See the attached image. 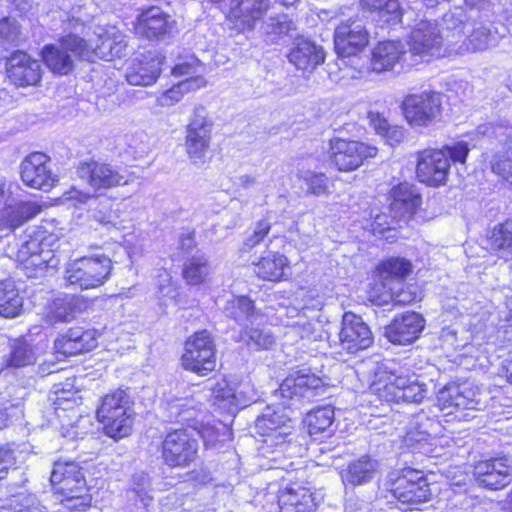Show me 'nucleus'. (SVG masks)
I'll return each instance as SVG.
<instances>
[{
	"label": "nucleus",
	"mask_w": 512,
	"mask_h": 512,
	"mask_svg": "<svg viewBox=\"0 0 512 512\" xmlns=\"http://www.w3.org/2000/svg\"><path fill=\"white\" fill-rule=\"evenodd\" d=\"M323 387L322 380L305 370H299L287 376L275 391V396L284 401L280 405H268L255 420V434L261 437L260 450L265 453L279 451L290 454L297 445L292 441L293 422L286 414L289 400L310 401Z\"/></svg>",
	"instance_id": "1"
},
{
	"label": "nucleus",
	"mask_w": 512,
	"mask_h": 512,
	"mask_svg": "<svg viewBox=\"0 0 512 512\" xmlns=\"http://www.w3.org/2000/svg\"><path fill=\"white\" fill-rule=\"evenodd\" d=\"M354 373L363 387L367 386L372 394H378L386 402L421 403L428 393L427 384L419 376L371 359L358 363Z\"/></svg>",
	"instance_id": "2"
},
{
	"label": "nucleus",
	"mask_w": 512,
	"mask_h": 512,
	"mask_svg": "<svg viewBox=\"0 0 512 512\" xmlns=\"http://www.w3.org/2000/svg\"><path fill=\"white\" fill-rule=\"evenodd\" d=\"M470 149L466 142L460 141L451 146L446 145L442 149H426L418 152L416 176L418 180L430 187L445 185L450 163L466 162Z\"/></svg>",
	"instance_id": "3"
},
{
	"label": "nucleus",
	"mask_w": 512,
	"mask_h": 512,
	"mask_svg": "<svg viewBox=\"0 0 512 512\" xmlns=\"http://www.w3.org/2000/svg\"><path fill=\"white\" fill-rule=\"evenodd\" d=\"M135 415L134 402L122 389L103 396L96 410L97 420L103 425L105 435L114 440L132 433Z\"/></svg>",
	"instance_id": "4"
},
{
	"label": "nucleus",
	"mask_w": 512,
	"mask_h": 512,
	"mask_svg": "<svg viewBox=\"0 0 512 512\" xmlns=\"http://www.w3.org/2000/svg\"><path fill=\"white\" fill-rule=\"evenodd\" d=\"M383 486L400 503L410 506L426 502L431 496L423 473L410 467L389 472Z\"/></svg>",
	"instance_id": "5"
},
{
	"label": "nucleus",
	"mask_w": 512,
	"mask_h": 512,
	"mask_svg": "<svg viewBox=\"0 0 512 512\" xmlns=\"http://www.w3.org/2000/svg\"><path fill=\"white\" fill-rule=\"evenodd\" d=\"M112 270L111 259L104 254H95L75 259L67 264L65 280L68 285L81 290L102 286Z\"/></svg>",
	"instance_id": "6"
},
{
	"label": "nucleus",
	"mask_w": 512,
	"mask_h": 512,
	"mask_svg": "<svg viewBox=\"0 0 512 512\" xmlns=\"http://www.w3.org/2000/svg\"><path fill=\"white\" fill-rule=\"evenodd\" d=\"M167 421L187 425L186 429L203 438L205 444L212 445L218 441L212 427L203 424L204 412L193 398L170 397L164 401Z\"/></svg>",
	"instance_id": "7"
},
{
	"label": "nucleus",
	"mask_w": 512,
	"mask_h": 512,
	"mask_svg": "<svg viewBox=\"0 0 512 512\" xmlns=\"http://www.w3.org/2000/svg\"><path fill=\"white\" fill-rule=\"evenodd\" d=\"M438 26L436 22L421 20L412 29L408 41L411 64L445 55L444 36Z\"/></svg>",
	"instance_id": "8"
},
{
	"label": "nucleus",
	"mask_w": 512,
	"mask_h": 512,
	"mask_svg": "<svg viewBox=\"0 0 512 512\" xmlns=\"http://www.w3.org/2000/svg\"><path fill=\"white\" fill-rule=\"evenodd\" d=\"M164 463L173 468H186L195 461L199 443L189 429H173L166 433L161 444Z\"/></svg>",
	"instance_id": "9"
},
{
	"label": "nucleus",
	"mask_w": 512,
	"mask_h": 512,
	"mask_svg": "<svg viewBox=\"0 0 512 512\" xmlns=\"http://www.w3.org/2000/svg\"><path fill=\"white\" fill-rule=\"evenodd\" d=\"M89 51L85 46V39L69 34L62 37L58 44L44 46L42 58L51 71L66 75L73 69L72 55L86 60Z\"/></svg>",
	"instance_id": "10"
},
{
	"label": "nucleus",
	"mask_w": 512,
	"mask_h": 512,
	"mask_svg": "<svg viewBox=\"0 0 512 512\" xmlns=\"http://www.w3.org/2000/svg\"><path fill=\"white\" fill-rule=\"evenodd\" d=\"M182 365L200 376H206L215 369V344L207 330L196 332L187 340Z\"/></svg>",
	"instance_id": "11"
},
{
	"label": "nucleus",
	"mask_w": 512,
	"mask_h": 512,
	"mask_svg": "<svg viewBox=\"0 0 512 512\" xmlns=\"http://www.w3.org/2000/svg\"><path fill=\"white\" fill-rule=\"evenodd\" d=\"M77 175L96 192L125 186L132 182V175L126 169L94 160L80 163Z\"/></svg>",
	"instance_id": "12"
},
{
	"label": "nucleus",
	"mask_w": 512,
	"mask_h": 512,
	"mask_svg": "<svg viewBox=\"0 0 512 512\" xmlns=\"http://www.w3.org/2000/svg\"><path fill=\"white\" fill-rule=\"evenodd\" d=\"M212 122L203 106L194 108L186 130V148L191 161L200 165L205 162L209 148Z\"/></svg>",
	"instance_id": "13"
},
{
	"label": "nucleus",
	"mask_w": 512,
	"mask_h": 512,
	"mask_svg": "<svg viewBox=\"0 0 512 512\" xmlns=\"http://www.w3.org/2000/svg\"><path fill=\"white\" fill-rule=\"evenodd\" d=\"M441 95L435 91H424L407 96L402 104L404 116L414 127H427L441 111Z\"/></svg>",
	"instance_id": "14"
},
{
	"label": "nucleus",
	"mask_w": 512,
	"mask_h": 512,
	"mask_svg": "<svg viewBox=\"0 0 512 512\" xmlns=\"http://www.w3.org/2000/svg\"><path fill=\"white\" fill-rule=\"evenodd\" d=\"M437 400L441 409L455 408L456 410L481 409V393L473 382L449 384L438 392Z\"/></svg>",
	"instance_id": "15"
},
{
	"label": "nucleus",
	"mask_w": 512,
	"mask_h": 512,
	"mask_svg": "<svg viewBox=\"0 0 512 512\" xmlns=\"http://www.w3.org/2000/svg\"><path fill=\"white\" fill-rule=\"evenodd\" d=\"M23 183L34 189L50 190L56 182L49 167V158L41 152L31 153L20 165Z\"/></svg>",
	"instance_id": "16"
},
{
	"label": "nucleus",
	"mask_w": 512,
	"mask_h": 512,
	"mask_svg": "<svg viewBox=\"0 0 512 512\" xmlns=\"http://www.w3.org/2000/svg\"><path fill=\"white\" fill-rule=\"evenodd\" d=\"M474 477L484 488L502 489L511 482V461L507 457L480 461L474 467Z\"/></svg>",
	"instance_id": "17"
},
{
	"label": "nucleus",
	"mask_w": 512,
	"mask_h": 512,
	"mask_svg": "<svg viewBox=\"0 0 512 512\" xmlns=\"http://www.w3.org/2000/svg\"><path fill=\"white\" fill-rule=\"evenodd\" d=\"M9 79L18 87L34 86L41 79V64L27 53L14 51L6 62Z\"/></svg>",
	"instance_id": "18"
},
{
	"label": "nucleus",
	"mask_w": 512,
	"mask_h": 512,
	"mask_svg": "<svg viewBox=\"0 0 512 512\" xmlns=\"http://www.w3.org/2000/svg\"><path fill=\"white\" fill-rule=\"evenodd\" d=\"M425 327L424 318L416 312H407L397 316L385 327L384 335L396 345H408L419 338Z\"/></svg>",
	"instance_id": "19"
},
{
	"label": "nucleus",
	"mask_w": 512,
	"mask_h": 512,
	"mask_svg": "<svg viewBox=\"0 0 512 512\" xmlns=\"http://www.w3.org/2000/svg\"><path fill=\"white\" fill-rule=\"evenodd\" d=\"M85 46L89 48L87 61H93L94 57L111 61L114 58H120L125 55L127 48L126 37L115 28L97 34L96 40H85Z\"/></svg>",
	"instance_id": "20"
},
{
	"label": "nucleus",
	"mask_w": 512,
	"mask_h": 512,
	"mask_svg": "<svg viewBox=\"0 0 512 512\" xmlns=\"http://www.w3.org/2000/svg\"><path fill=\"white\" fill-rule=\"evenodd\" d=\"M63 202L70 203L75 207L85 205L89 210H93V217L103 225H112L116 227L119 223V216L116 211L107 209L108 199H100L99 196L92 195L72 188L63 195Z\"/></svg>",
	"instance_id": "21"
},
{
	"label": "nucleus",
	"mask_w": 512,
	"mask_h": 512,
	"mask_svg": "<svg viewBox=\"0 0 512 512\" xmlns=\"http://www.w3.org/2000/svg\"><path fill=\"white\" fill-rule=\"evenodd\" d=\"M173 24L174 21L168 14L153 6L139 15L135 31L148 40H161L171 33Z\"/></svg>",
	"instance_id": "22"
},
{
	"label": "nucleus",
	"mask_w": 512,
	"mask_h": 512,
	"mask_svg": "<svg viewBox=\"0 0 512 512\" xmlns=\"http://www.w3.org/2000/svg\"><path fill=\"white\" fill-rule=\"evenodd\" d=\"M41 212L36 202L24 201L5 206L0 210V240Z\"/></svg>",
	"instance_id": "23"
},
{
	"label": "nucleus",
	"mask_w": 512,
	"mask_h": 512,
	"mask_svg": "<svg viewBox=\"0 0 512 512\" xmlns=\"http://www.w3.org/2000/svg\"><path fill=\"white\" fill-rule=\"evenodd\" d=\"M163 62L164 57L157 53H149L141 60H133L126 71L128 83L134 86L152 85L161 73Z\"/></svg>",
	"instance_id": "24"
},
{
	"label": "nucleus",
	"mask_w": 512,
	"mask_h": 512,
	"mask_svg": "<svg viewBox=\"0 0 512 512\" xmlns=\"http://www.w3.org/2000/svg\"><path fill=\"white\" fill-rule=\"evenodd\" d=\"M326 53L322 46L309 40L296 41L288 54V60L298 70L311 73L323 64Z\"/></svg>",
	"instance_id": "25"
},
{
	"label": "nucleus",
	"mask_w": 512,
	"mask_h": 512,
	"mask_svg": "<svg viewBox=\"0 0 512 512\" xmlns=\"http://www.w3.org/2000/svg\"><path fill=\"white\" fill-rule=\"evenodd\" d=\"M51 484L57 494L71 491L73 486L84 491L85 477L82 468L74 461H57L50 476Z\"/></svg>",
	"instance_id": "26"
},
{
	"label": "nucleus",
	"mask_w": 512,
	"mask_h": 512,
	"mask_svg": "<svg viewBox=\"0 0 512 512\" xmlns=\"http://www.w3.org/2000/svg\"><path fill=\"white\" fill-rule=\"evenodd\" d=\"M407 52L401 42L386 41L379 43L372 51L370 65L364 68L361 67L358 71L360 75H364L370 70L373 72H382L393 69L394 65L398 63L403 57H406Z\"/></svg>",
	"instance_id": "27"
},
{
	"label": "nucleus",
	"mask_w": 512,
	"mask_h": 512,
	"mask_svg": "<svg viewBox=\"0 0 512 512\" xmlns=\"http://www.w3.org/2000/svg\"><path fill=\"white\" fill-rule=\"evenodd\" d=\"M474 13V10L468 13L462 7H454L443 15L440 31L444 36L447 47L453 46L463 38L465 31L471 25V20H475Z\"/></svg>",
	"instance_id": "28"
},
{
	"label": "nucleus",
	"mask_w": 512,
	"mask_h": 512,
	"mask_svg": "<svg viewBox=\"0 0 512 512\" xmlns=\"http://www.w3.org/2000/svg\"><path fill=\"white\" fill-rule=\"evenodd\" d=\"M390 210L394 217L411 216L421 206L422 198L417 187L404 182L394 187L391 191Z\"/></svg>",
	"instance_id": "29"
},
{
	"label": "nucleus",
	"mask_w": 512,
	"mask_h": 512,
	"mask_svg": "<svg viewBox=\"0 0 512 512\" xmlns=\"http://www.w3.org/2000/svg\"><path fill=\"white\" fill-rule=\"evenodd\" d=\"M249 390L248 385H241L240 389L235 391L226 382H218L212 389L214 404L228 411L244 408L257 400L254 393L248 395Z\"/></svg>",
	"instance_id": "30"
},
{
	"label": "nucleus",
	"mask_w": 512,
	"mask_h": 512,
	"mask_svg": "<svg viewBox=\"0 0 512 512\" xmlns=\"http://www.w3.org/2000/svg\"><path fill=\"white\" fill-rule=\"evenodd\" d=\"M227 317L233 319L240 325H253L262 315L255 310L253 301L246 296H231L223 307Z\"/></svg>",
	"instance_id": "31"
},
{
	"label": "nucleus",
	"mask_w": 512,
	"mask_h": 512,
	"mask_svg": "<svg viewBox=\"0 0 512 512\" xmlns=\"http://www.w3.org/2000/svg\"><path fill=\"white\" fill-rule=\"evenodd\" d=\"M280 512H313L314 500L308 489L287 487L279 496Z\"/></svg>",
	"instance_id": "32"
},
{
	"label": "nucleus",
	"mask_w": 512,
	"mask_h": 512,
	"mask_svg": "<svg viewBox=\"0 0 512 512\" xmlns=\"http://www.w3.org/2000/svg\"><path fill=\"white\" fill-rule=\"evenodd\" d=\"M475 20H471L472 31L465 40L467 51H481L493 46L498 41L497 31H492L484 22L478 21V12L475 11Z\"/></svg>",
	"instance_id": "33"
},
{
	"label": "nucleus",
	"mask_w": 512,
	"mask_h": 512,
	"mask_svg": "<svg viewBox=\"0 0 512 512\" xmlns=\"http://www.w3.org/2000/svg\"><path fill=\"white\" fill-rule=\"evenodd\" d=\"M23 297L11 281H0V316L7 319L18 317L23 311Z\"/></svg>",
	"instance_id": "34"
},
{
	"label": "nucleus",
	"mask_w": 512,
	"mask_h": 512,
	"mask_svg": "<svg viewBox=\"0 0 512 512\" xmlns=\"http://www.w3.org/2000/svg\"><path fill=\"white\" fill-rule=\"evenodd\" d=\"M334 46L338 68L342 70L349 67L352 62V24L350 19L335 29Z\"/></svg>",
	"instance_id": "35"
},
{
	"label": "nucleus",
	"mask_w": 512,
	"mask_h": 512,
	"mask_svg": "<svg viewBox=\"0 0 512 512\" xmlns=\"http://www.w3.org/2000/svg\"><path fill=\"white\" fill-rule=\"evenodd\" d=\"M269 0H240L231 7L232 15L239 19L243 25L252 29L257 20L268 9Z\"/></svg>",
	"instance_id": "36"
},
{
	"label": "nucleus",
	"mask_w": 512,
	"mask_h": 512,
	"mask_svg": "<svg viewBox=\"0 0 512 512\" xmlns=\"http://www.w3.org/2000/svg\"><path fill=\"white\" fill-rule=\"evenodd\" d=\"M288 266L287 258L280 253H269L255 263L254 272L259 278L268 281H279Z\"/></svg>",
	"instance_id": "37"
},
{
	"label": "nucleus",
	"mask_w": 512,
	"mask_h": 512,
	"mask_svg": "<svg viewBox=\"0 0 512 512\" xmlns=\"http://www.w3.org/2000/svg\"><path fill=\"white\" fill-rule=\"evenodd\" d=\"M205 85L206 80L201 76L187 78L164 91L160 96H158L157 103L161 107H171L178 103L185 93L198 90Z\"/></svg>",
	"instance_id": "38"
},
{
	"label": "nucleus",
	"mask_w": 512,
	"mask_h": 512,
	"mask_svg": "<svg viewBox=\"0 0 512 512\" xmlns=\"http://www.w3.org/2000/svg\"><path fill=\"white\" fill-rule=\"evenodd\" d=\"M211 272V265L204 253H197L188 258L182 270L184 280L189 285L202 284Z\"/></svg>",
	"instance_id": "39"
},
{
	"label": "nucleus",
	"mask_w": 512,
	"mask_h": 512,
	"mask_svg": "<svg viewBox=\"0 0 512 512\" xmlns=\"http://www.w3.org/2000/svg\"><path fill=\"white\" fill-rule=\"evenodd\" d=\"M490 246L499 258L512 259V220L494 227L490 236Z\"/></svg>",
	"instance_id": "40"
},
{
	"label": "nucleus",
	"mask_w": 512,
	"mask_h": 512,
	"mask_svg": "<svg viewBox=\"0 0 512 512\" xmlns=\"http://www.w3.org/2000/svg\"><path fill=\"white\" fill-rule=\"evenodd\" d=\"M334 417V409L331 406L317 407L310 411L305 418L310 436L318 439L319 434L329 431Z\"/></svg>",
	"instance_id": "41"
},
{
	"label": "nucleus",
	"mask_w": 512,
	"mask_h": 512,
	"mask_svg": "<svg viewBox=\"0 0 512 512\" xmlns=\"http://www.w3.org/2000/svg\"><path fill=\"white\" fill-rule=\"evenodd\" d=\"M361 5L370 11H378L382 18L389 24L404 23L403 13L397 0H360Z\"/></svg>",
	"instance_id": "42"
},
{
	"label": "nucleus",
	"mask_w": 512,
	"mask_h": 512,
	"mask_svg": "<svg viewBox=\"0 0 512 512\" xmlns=\"http://www.w3.org/2000/svg\"><path fill=\"white\" fill-rule=\"evenodd\" d=\"M81 304L80 299L70 295L56 298L50 306L49 315L54 322H69L75 318Z\"/></svg>",
	"instance_id": "43"
},
{
	"label": "nucleus",
	"mask_w": 512,
	"mask_h": 512,
	"mask_svg": "<svg viewBox=\"0 0 512 512\" xmlns=\"http://www.w3.org/2000/svg\"><path fill=\"white\" fill-rule=\"evenodd\" d=\"M36 357L33 349L26 340L14 339L10 344V352L6 356V365L13 368H21L31 365Z\"/></svg>",
	"instance_id": "44"
},
{
	"label": "nucleus",
	"mask_w": 512,
	"mask_h": 512,
	"mask_svg": "<svg viewBox=\"0 0 512 512\" xmlns=\"http://www.w3.org/2000/svg\"><path fill=\"white\" fill-rule=\"evenodd\" d=\"M412 271L409 260L401 257H391L380 263L378 273L382 280H403Z\"/></svg>",
	"instance_id": "45"
},
{
	"label": "nucleus",
	"mask_w": 512,
	"mask_h": 512,
	"mask_svg": "<svg viewBox=\"0 0 512 512\" xmlns=\"http://www.w3.org/2000/svg\"><path fill=\"white\" fill-rule=\"evenodd\" d=\"M331 161L339 171L352 170V150L350 141L336 136L330 141Z\"/></svg>",
	"instance_id": "46"
},
{
	"label": "nucleus",
	"mask_w": 512,
	"mask_h": 512,
	"mask_svg": "<svg viewBox=\"0 0 512 512\" xmlns=\"http://www.w3.org/2000/svg\"><path fill=\"white\" fill-rule=\"evenodd\" d=\"M242 338L248 347L254 350H267L275 343V336L267 327H248L246 325L242 332Z\"/></svg>",
	"instance_id": "47"
},
{
	"label": "nucleus",
	"mask_w": 512,
	"mask_h": 512,
	"mask_svg": "<svg viewBox=\"0 0 512 512\" xmlns=\"http://www.w3.org/2000/svg\"><path fill=\"white\" fill-rule=\"evenodd\" d=\"M44 232L31 231L26 233L21 242L18 244L19 248L16 252V260L30 257L32 255L46 254L50 255V251L43 249Z\"/></svg>",
	"instance_id": "48"
},
{
	"label": "nucleus",
	"mask_w": 512,
	"mask_h": 512,
	"mask_svg": "<svg viewBox=\"0 0 512 512\" xmlns=\"http://www.w3.org/2000/svg\"><path fill=\"white\" fill-rule=\"evenodd\" d=\"M292 21L288 15L280 14L270 16L262 25V31L266 35V40L275 43L278 38L287 35L292 28Z\"/></svg>",
	"instance_id": "49"
},
{
	"label": "nucleus",
	"mask_w": 512,
	"mask_h": 512,
	"mask_svg": "<svg viewBox=\"0 0 512 512\" xmlns=\"http://www.w3.org/2000/svg\"><path fill=\"white\" fill-rule=\"evenodd\" d=\"M48 256L46 254L32 255L16 261L19 264L18 268L27 278H38L44 276L49 269Z\"/></svg>",
	"instance_id": "50"
},
{
	"label": "nucleus",
	"mask_w": 512,
	"mask_h": 512,
	"mask_svg": "<svg viewBox=\"0 0 512 512\" xmlns=\"http://www.w3.org/2000/svg\"><path fill=\"white\" fill-rule=\"evenodd\" d=\"M130 492L137 498L144 507H147L153 501L151 479L144 472L136 473L133 476L132 488Z\"/></svg>",
	"instance_id": "51"
},
{
	"label": "nucleus",
	"mask_w": 512,
	"mask_h": 512,
	"mask_svg": "<svg viewBox=\"0 0 512 512\" xmlns=\"http://www.w3.org/2000/svg\"><path fill=\"white\" fill-rule=\"evenodd\" d=\"M0 512H45V507L34 497L24 499L18 495L9 499L7 505H2Z\"/></svg>",
	"instance_id": "52"
},
{
	"label": "nucleus",
	"mask_w": 512,
	"mask_h": 512,
	"mask_svg": "<svg viewBox=\"0 0 512 512\" xmlns=\"http://www.w3.org/2000/svg\"><path fill=\"white\" fill-rule=\"evenodd\" d=\"M23 414L20 399L0 398V430L8 427Z\"/></svg>",
	"instance_id": "53"
},
{
	"label": "nucleus",
	"mask_w": 512,
	"mask_h": 512,
	"mask_svg": "<svg viewBox=\"0 0 512 512\" xmlns=\"http://www.w3.org/2000/svg\"><path fill=\"white\" fill-rule=\"evenodd\" d=\"M22 41L19 23L12 18L0 20V44L18 46Z\"/></svg>",
	"instance_id": "54"
},
{
	"label": "nucleus",
	"mask_w": 512,
	"mask_h": 512,
	"mask_svg": "<svg viewBox=\"0 0 512 512\" xmlns=\"http://www.w3.org/2000/svg\"><path fill=\"white\" fill-rule=\"evenodd\" d=\"M377 462L369 456H362L354 462V486L372 480L377 472Z\"/></svg>",
	"instance_id": "55"
},
{
	"label": "nucleus",
	"mask_w": 512,
	"mask_h": 512,
	"mask_svg": "<svg viewBox=\"0 0 512 512\" xmlns=\"http://www.w3.org/2000/svg\"><path fill=\"white\" fill-rule=\"evenodd\" d=\"M374 342V337L369 326L364 323L361 317L354 314V354L356 350H365Z\"/></svg>",
	"instance_id": "56"
},
{
	"label": "nucleus",
	"mask_w": 512,
	"mask_h": 512,
	"mask_svg": "<svg viewBox=\"0 0 512 512\" xmlns=\"http://www.w3.org/2000/svg\"><path fill=\"white\" fill-rule=\"evenodd\" d=\"M415 299L416 296L412 292L402 289L397 293L385 292L379 296L371 295L370 300L378 306H382L388 303H392L394 306H404L413 303Z\"/></svg>",
	"instance_id": "57"
},
{
	"label": "nucleus",
	"mask_w": 512,
	"mask_h": 512,
	"mask_svg": "<svg viewBox=\"0 0 512 512\" xmlns=\"http://www.w3.org/2000/svg\"><path fill=\"white\" fill-rule=\"evenodd\" d=\"M67 338L71 339L72 342L78 344H83L84 349L86 351L92 350L97 345L96 341V331L94 330H84L81 327L70 328L65 334H63Z\"/></svg>",
	"instance_id": "58"
},
{
	"label": "nucleus",
	"mask_w": 512,
	"mask_h": 512,
	"mask_svg": "<svg viewBox=\"0 0 512 512\" xmlns=\"http://www.w3.org/2000/svg\"><path fill=\"white\" fill-rule=\"evenodd\" d=\"M270 229L271 224L268 220L262 219L258 221L252 228V232L245 238L243 250L248 251L261 243L268 235Z\"/></svg>",
	"instance_id": "59"
},
{
	"label": "nucleus",
	"mask_w": 512,
	"mask_h": 512,
	"mask_svg": "<svg viewBox=\"0 0 512 512\" xmlns=\"http://www.w3.org/2000/svg\"><path fill=\"white\" fill-rule=\"evenodd\" d=\"M67 386H70V390H62L60 393L57 392V396L52 398L56 410L72 409L74 405H77L78 401L81 399L78 395V391L74 389L72 381L67 380Z\"/></svg>",
	"instance_id": "60"
},
{
	"label": "nucleus",
	"mask_w": 512,
	"mask_h": 512,
	"mask_svg": "<svg viewBox=\"0 0 512 512\" xmlns=\"http://www.w3.org/2000/svg\"><path fill=\"white\" fill-rule=\"evenodd\" d=\"M309 192L314 195H323L327 191V177L323 173L307 171L304 175Z\"/></svg>",
	"instance_id": "61"
},
{
	"label": "nucleus",
	"mask_w": 512,
	"mask_h": 512,
	"mask_svg": "<svg viewBox=\"0 0 512 512\" xmlns=\"http://www.w3.org/2000/svg\"><path fill=\"white\" fill-rule=\"evenodd\" d=\"M56 351L64 356H74L86 352L83 344H76L64 335L58 337L54 342Z\"/></svg>",
	"instance_id": "62"
},
{
	"label": "nucleus",
	"mask_w": 512,
	"mask_h": 512,
	"mask_svg": "<svg viewBox=\"0 0 512 512\" xmlns=\"http://www.w3.org/2000/svg\"><path fill=\"white\" fill-rule=\"evenodd\" d=\"M91 500L90 495H84L62 497L60 501L64 508L70 511L81 512L91 506Z\"/></svg>",
	"instance_id": "63"
},
{
	"label": "nucleus",
	"mask_w": 512,
	"mask_h": 512,
	"mask_svg": "<svg viewBox=\"0 0 512 512\" xmlns=\"http://www.w3.org/2000/svg\"><path fill=\"white\" fill-rule=\"evenodd\" d=\"M492 171L512 185V158H495L492 162Z\"/></svg>",
	"instance_id": "64"
}]
</instances>
